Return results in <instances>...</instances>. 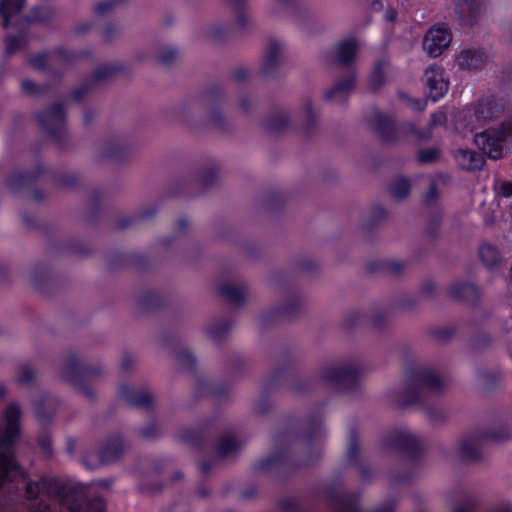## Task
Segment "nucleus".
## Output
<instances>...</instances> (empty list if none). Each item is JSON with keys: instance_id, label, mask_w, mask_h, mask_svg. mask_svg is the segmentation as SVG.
Instances as JSON below:
<instances>
[{"instance_id": "obj_16", "label": "nucleus", "mask_w": 512, "mask_h": 512, "mask_svg": "<svg viewBox=\"0 0 512 512\" xmlns=\"http://www.w3.org/2000/svg\"><path fill=\"white\" fill-rule=\"evenodd\" d=\"M459 64L462 65V66H467L469 68H477L478 65L476 63H474L472 60L469 61L468 57L466 56V54H462L459 59Z\"/></svg>"}, {"instance_id": "obj_17", "label": "nucleus", "mask_w": 512, "mask_h": 512, "mask_svg": "<svg viewBox=\"0 0 512 512\" xmlns=\"http://www.w3.org/2000/svg\"><path fill=\"white\" fill-rule=\"evenodd\" d=\"M224 293L227 295L228 298L237 301L239 299V293L237 290L233 287H227L224 289Z\"/></svg>"}, {"instance_id": "obj_18", "label": "nucleus", "mask_w": 512, "mask_h": 512, "mask_svg": "<svg viewBox=\"0 0 512 512\" xmlns=\"http://www.w3.org/2000/svg\"><path fill=\"white\" fill-rule=\"evenodd\" d=\"M409 105L415 110H423L426 106L425 102L421 100H411L409 99Z\"/></svg>"}, {"instance_id": "obj_14", "label": "nucleus", "mask_w": 512, "mask_h": 512, "mask_svg": "<svg viewBox=\"0 0 512 512\" xmlns=\"http://www.w3.org/2000/svg\"><path fill=\"white\" fill-rule=\"evenodd\" d=\"M420 160L422 162H430L438 157V151L435 149H427L420 152Z\"/></svg>"}, {"instance_id": "obj_9", "label": "nucleus", "mask_w": 512, "mask_h": 512, "mask_svg": "<svg viewBox=\"0 0 512 512\" xmlns=\"http://www.w3.org/2000/svg\"><path fill=\"white\" fill-rule=\"evenodd\" d=\"M479 254L482 262L488 267L496 265L500 260L499 252L490 244L482 245L480 247Z\"/></svg>"}, {"instance_id": "obj_23", "label": "nucleus", "mask_w": 512, "mask_h": 512, "mask_svg": "<svg viewBox=\"0 0 512 512\" xmlns=\"http://www.w3.org/2000/svg\"><path fill=\"white\" fill-rule=\"evenodd\" d=\"M8 49H9L10 51H12V50L14 49V48L11 46V44H10V43L8 44Z\"/></svg>"}, {"instance_id": "obj_5", "label": "nucleus", "mask_w": 512, "mask_h": 512, "mask_svg": "<svg viewBox=\"0 0 512 512\" xmlns=\"http://www.w3.org/2000/svg\"><path fill=\"white\" fill-rule=\"evenodd\" d=\"M456 160L459 166L466 170L480 169L483 166V158L471 150H460Z\"/></svg>"}, {"instance_id": "obj_4", "label": "nucleus", "mask_w": 512, "mask_h": 512, "mask_svg": "<svg viewBox=\"0 0 512 512\" xmlns=\"http://www.w3.org/2000/svg\"><path fill=\"white\" fill-rule=\"evenodd\" d=\"M426 88L428 97L433 101L442 98L448 91V82L441 68L432 66L426 70Z\"/></svg>"}, {"instance_id": "obj_13", "label": "nucleus", "mask_w": 512, "mask_h": 512, "mask_svg": "<svg viewBox=\"0 0 512 512\" xmlns=\"http://www.w3.org/2000/svg\"><path fill=\"white\" fill-rule=\"evenodd\" d=\"M348 376V371L339 368V367H332L325 371L324 373V379L327 381H336L339 379L346 378Z\"/></svg>"}, {"instance_id": "obj_15", "label": "nucleus", "mask_w": 512, "mask_h": 512, "mask_svg": "<svg viewBox=\"0 0 512 512\" xmlns=\"http://www.w3.org/2000/svg\"><path fill=\"white\" fill-rule=\"evenodd\" d=\"M497 193L504 196L509 197L512 195V184L508 182L499 183L496 186Z\"/></svg>"}, {"instance_id": "obj_21", "label": "nucleus", "mask_w": 512, "mask_h": 512, "mask_svg": "<svg viewBox=\"0 0 512 512\" xmlns=\"http://www.w3.org/2000/svg\"><path fill=\"white\" fill-rule=\"evenodd\" d=\"M395 17H396V12L393 9L387 10V12L385 14V18L387 20L392 21L395 19Z\"/></svg>"}, {"instance_id": "obj_20", "label": "nucleus", "mask_w": 512, "mask_h": 512, "mask_svg": "<svg viewBox=\"0 0 512 512\" xmlns=\"http://www.w3.org/2000/svg\"><path fill=\"white\" fill-rule=\"evenodd\" d=\"M433 118L435 122L442 123L445 120V115L443 112H438L434 114Z\"/></svg>"}, {"instance_id": "obj_7", "label": "nucleus", "mask_w": 512, "mask_h": 512, "mask_svg": "<svg viewBox=\"0 0 512 512\" xmlns=\"http://www.w3.org/2000/svg\"><path fill=\"white\" fill-rule=\"evenodd\" d=\"M20 417L19 407L16 405H10L7 408L5 419L7 424L8 439L3 440V443L9 442L11 438L18 432V420Z\"/></svg>"}, {"instance_id": "obj_19", "label": "nucleus", "mask_w": 512, "mask_h": 512, "mask_svg": "<svg viewBox=\"0 0 512 512\" xmlns=\"http://www.w3.org/2000/svg\"><path fill=\"white\" fill-rule=\"evenodd\" d=\"M32 378V372L28 368H24L21 371L20 380L21 381H28Z\"/></svg>"}, {"instance_id": "obj_3", "label": "nucleus", "mask_w": 512, "mask_h": 512, "mask_svg": "<svg viewBox=\"0 0 512 512\" xmlns=\"http://www.w3.org/2000/svg\"><path fill=\"white\" fill-rule=\"evenodd\" d=\"M451 42V34L444 27L431 28L424 40L423 48L431 57H437L449 46Z\"/></svg>"}, {"instance_id": "obj_6", "label": "nucleus", "mask_w": 512, "mask_h": 512, "mask_svg": "<svg viewBox=\"0 0 512 512\" xmlns=\"http://www.w3.org/2000/svg\"><path fill=\"white\" fill-rule=\"evenodd\" d=\"M24 0H2L0 3V13L3 17L4 26H8L20 10L22 9Z\"/></svg>"}, {"instance_id": "obj_8", "label": "nucleus", "mask_w": 512, "mask_h": 512, "mask_svg": "<svg viewBox=\"0 0 512 512\" xmlns=\"http://www.w3.org/2000/svg\"><path fill=\"white\" fill-rule=\"evenodd\" d=\"M357 44L353 40H348L343 43H341L337 50L338 60L343 63L347 64L350 61H352L356 55H357Z\"/></svg>"}, {"instance_id": "obj_11", "label": "nucleus", "mask_w": 512, "mask_h": 512, "mask_svg": "<svg viewBox=\"0 0 512 512\" xmlns=\"http://www.w3.org/2000/svg\"><path fill=\"white\" fill-rule=\"evenodd\" d=\"M72 512H105V505L101 499H96L92 502L84 503L83 507L77 508L72 506Z\"/></svg>"}, {"instance_id": "obj_10", "label": "nucleus", "mask_w": 512, "mask_h": 512, "mask_svg": "<svg viewBox=\"0 0 512 512\" xmlns=\"http://www.w3.org/2000/svg\"><path fill=\"white\" fill-rule=\"evenodd\" d=\"M468 114L470 122L475 120L477 123H484L491 118L492 112L490 108L480 105L474 112L469 111Z\"/></svg>"}, {"instance_id": "obj_2", "label": "nucleus", "mask_w": 512, "mask_h": 512, "mask_svg": "<svg viewBox=\"0 0 512 512\" xmlns=\"http://www.w3.org/2000/svg\"><path fill=\"white\" fill-rule=\"evenodd\" d=\"M17 477L21 478L22 482L26 484L27 493L30 497H34L40 491L42 483L27 482L25 473L17 466L14 459L9 454L0 453V479L15 480Z\"/></svg>"}, {"instance_id": "obj_22", "label": "nucleus", "mask_w": 512, "mask_h": 512, "mask_svg": "<svg viewBox=\"0 0 512 512\" xmlns=\"http://www.w3.org/2000/svg\"><path fill=\"white\" fill-rule=\"evenodd\" d=\"M30 86H32V84H30V83H24V87H25L27 90H30Z\"/></svg>"}, {"instance_id": "obj_12", "label": "nucleus", "mask_w": 512, "mask_h": 512, "mask_svg": "<svg viewBox=\"0 0 512 512\" xmlns=\"http://www.w3.org/2000/svg\"><path fill=\"white\" fill-rule=\"evenodd\" d=\"M409 184L405 179H400L394 183L391 192L396 199H403L409 193Z\"/></svg>"}, {"instance_id": "obj_1", "label": "nucleus", "mask_w": 512, "mask_h": 512, "mask_svg": "<svg viewBox=\"0 0 512 512\" xmlns=\"http://www.w3.org/2000/svg\"><path fill=\"white\" fill-rule=\"evenodd\" d=\"M512 138V125L503 124L500 129H490L475 135L476 145L493 159L503 156L504 144Z\"/></svg>"}]
</instances>
